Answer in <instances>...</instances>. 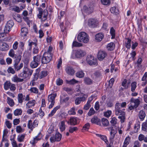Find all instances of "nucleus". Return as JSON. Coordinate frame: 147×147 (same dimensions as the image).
Instances as JSON below:
<instances>
[{"instance_id":"nucleus-39","label":"nucleus","mask_w":147,"mask_h":147,"mask_svg":"<svg viewBox=\"0 0 147 147\" xmlns=\"http://www.w3.org/2000/svg\"><path fill=\"white\" fill-rule=\"evenodd\" d=\"M102 125L105 126H107L109 125V123L108 120L105 118H102L101 120Z\"/></svg>"},{"instance_id":"nucleus-10","label":"nucleus","mask_w":147,"mask_h":147,"mask_svg":"<svg viewBox=\"0 0 147 147\" xmlns=\"http://www.w3.org/2000/svg\"><path fill=\"white\" fill-rule=\"evenodd\" d=\"M98 23V20L94 18H90L88 20V25L90 27L94 28L97 26Z\"/></svg>"},{"instance_id":"nucleus-55","label":"nucleus","mask_w":147,"mask_h":147,"mask_svg":"<svg viewBox=\"0 0 147 147\" xmlns=\"http://www.w3.org/2000/svg\"><path fill=\"white\" fill-rule=\"evenodd\" d=\"M90 127V123H87L84 125L82 130H88V129H89Z\"/></svg>"},{"instance_id":"nucleus-58","label":"nucleus","mask_w":147,"mask_h":147,"mask_svg":"<svg viewBox=\"0 0 147 147\" xmlns=\"http://www.w3.org/2000/svg\"><path fill=\"white\" fill-rule=\"evenodd\" d=\"M78 129L77 127H69V131L71 133H73L74 131H76Z\"/></svg>"},{"instance_id":"nucleus-7","label":"nucleus","mask_w":147,"mask_h":147,"mask_svg":"<svg viewBox=\"0 0 147 147\" xmlns=\"http://www.w3.org/2000/svg\"><path fill=\"white\" fill-rule=\"evenodd\" d=\"M56 96V94H51L49 95L48 100L49 102H51V104L49 106V109H51L55 103V98Z\"/></svg>"},{"instance_id":"nucleus-35","label":"nucleus","mask_w":147,"mask_h":147,"mask_svg":"<svg viewBox=\"0 0 147 147\" xmlns=\"http://www.w3.org/2000/svg\"><path fill=\"white\" fill-rule=\"evenodd\" d=\"M48 74V72L47 71L43 70L41 71L39 74L40 76L39 77L40 78V79H42L44 77L46 76Z\"/></svg>"},{"instance_id":"nucleus-45","label":"nucleus","mask_w":147,"mask_h":147,"mask_svg":"<svg viewBox=\"0 0 147 147\" xmlns=\"http://www.w3.org/2000/svg\"><path fill=\"white\" fill-rule=\"evenodd\" d=\"M82 43L78 42L76 41H74L73 42L72 44V46L75 47H80L82 46Z\"/></svg>"},{"instance_id":"nucleus-4","label":"nucleus","mask_w":147,"mask_h":147,"mask_svg":"<svg viewBox=\"0 0 147 147\" xmlns=\"http://www.w3.org/2000/svg\"><path fill=\"white\" fill-rule=\"evenodd\" d=\"M77 39L79 42L84 43H87L89 40L88 35L84 32H82L79 33Z\"/></svg>"},{"instance_id":"nucleus-38","label":"nucleus","mask_w":147,"mask_h":147,"mask_svg":"<svg viewBox=\"0 0 147 147\" xmlns=\"http://www.w3.org/2000/svg\"><path fill=\"white\" fill-rule=\"evenodd\" d=\"M7 102L11 107H13L15 104L13 100L9 97H7Z\"/></svg>"},{"instance_id":"nucleus-32","label":"nucleus","mask_w":147,"mask_h":147,"mask_svg":"<svg viewBox=\"0 0 147 147\" xmlns=\"http://www.w3.org/2000/svg\"><path fill=\"white\" fill-rule=\"evenodd\" d=\"M69 99V97L68 96L63 97V96H61L60 97V101L62 103H67Z\"/></svg>"},{"instance_id":"nucleus-1","label":"nucleus","mask_w":147,"mask_h":147,"mask_svg":"<svg viewBox=\"0 0 147 147\" xmlns=\"http://www.w3.org/2000/svg\"><path fill=\"white\" fill-rule=\"evenodd\" d=\"M125 109L121 108L120 103L118 102L116 103L115 107V114L118 116V118L120 119V121L121 123L124 122L125 119V113L124 111Z\"/></svg>"},{"instance_id":"nucleus-62","label":"nucleus","mask_w":147,"mask_h":147,"mask_svg":"<svg viewBox=\"0 0 147 147\" xmlns=\"http://www.w3.org/2000/svg\"><path fill=\"white\" fill-rule=\"evenodd\" d=\"M78 81L74 79H73L68 81V83L70 84H74L78 83Z\"/></svg>"},{"instance_id":"nucleus-25","label":"nucleus","mask_w":147,"mask_h":147,"mask_svg":"<svg viewBox=\"0 0 147 147\" xmlns=\"http://www.w3.org/2000/svg\"><path fill=\"white\" fill-rule=\"evenodd\" d=\"M110 11L112 13H113L116 15H118L119 13V10L117 9L115 7H111V8Z\"/></svg>"},{"instance_id":"nucleus-9","label":"nucleus","mask_w":147,"mask_h":147,"mask_svg":"<svg viewBox=\"0 0 147 147\" xmlns=\"http://www.w3.org/2000/svg\"><path fill=\"white\" fill-rule=\"evenodd\" d=\"M61 138L62 135L59 132H57L54 136L51 137L50 142L52 143H53L55 142H59L61 140Z\"/></svg>"},{"instance_id":"nucleus-22","label":"nucleus","mask_w":147,"mask_h":147,"mask_svg":"<svg viewBox=\"0 0 147 147\" xmlns=\"http://www.w3.org/2000/svg\"><path fill=\"white\" fill-rule=\"evenodd\" d=\"M145 112L143 111H141L139 113L138 116L141 121H143L146 117Z\"/></svg>"},{"instance_id":"nucleus-61","label":"nucleus","mask_w":147,"mask_h":147,"mask_svg":"<svg viewBox=\"0 0 147 147\" xmlns=\"http://www.w3.org/2000/svg\"><path fill=\"white\" fill-rule=\"evenodd\" d=\"M130 139V138L128 136L126 137L125 139L124 142L123 143V144H126V145H128L129 144V142Z\"/></svg>"},{"instance_id":"nucleus-28","label":"nucleus","mask_w":147,"mask_h":147,"mask_svg":"<svg viewBox=\"0 0 147 147\" xmlns=\"http://www.w3.org/2000/svg\"><path fill=\"white\" fill-rule=\"evenodd\" d=\"M60 107V106H58L55 107L51 111V113L49 115V116L50 117L54 115L56 112V111Z\"/></svg>"},{"instance_id":"nucleus-52","label":"nucleus","mask_w":147,"mask_h":147,"mask_svg":"<svg viewBox=\"0 0 147 147\" xmlns=\"http://www.w3.org/2000/svg\"><path fill=\"white\" fill-rule=\"evenodd\" d=\"M9 55L12 58H14L16 55L15 54L14 51L13 49H11L9 53Z\"/></svg>"},{"instance_id":"nucleus-29","label":"nucleus","mask_w":147,"mask_h":147,"mask_svg":"<svg viewBox=\"0 0 147 147\" xmlns=\"http://www.w3.org/2000/svg\"><path fill=\"white\" fill-rule=\"evenodd\" d=\"M9 46L6 43H2L0 46V48L2 51L7 50Z\"/></svg>"},{"instance_id":"nucleus-50","label":"nucleus","mask_w":147,"mask_h":147,"mask_svg":"<svg viewBox=\"0 0 147 147\" xmlns=\"http://www.w3.org/2000/svg\"><path fill=\"white\" fill-rule=\"evenodd\" d=\"M14 69L13 68L11 67H9L7 70V72L9 74H14L15 73V71L14 70Z\"/></svg>"},{"instance_id":"nucleus-48","label":"nucleus","mask_w":147,"mask_h":147,"mask_svg":"<svg viewBox=\"0 0 147 147\" xmlns=\"http://www.w3.org/2000/svg\"><path fill=\"white\" fill-rule=\"evenodd\" d=\"M14 23L12 20H10L8 21L6 25H7V27H8L11 28L14 25Z\"/></svg>"},{"instance_id":"nucleus-11","label":"nucleus","mask_w":147,"mask_h":147,"mask_svg":"<svg viewBox=\"0 0 147 147\" xmlns=\"http://www.w3.org/2000/svg\"><path fill=\"white\" fill-rule=\"evenodd\" d=\"M107 53L103 51H99L97 54V57L98 59L100 61H102L107 56Z\"/></svg>"},{"instance_id":"nucleus-57","label":"nucleus","mask_w":147,"mask_h":147,"mask_svg":"<svg viewBox=\"0 0 147 147\" xmlns=\"http://www.w3.org/2000/svg\"><path fill=\"white\" fill-rule=\"evenodd\" d=\"M113 105V101L111 100L107 102V107H111Z\"/></svg>"},{"instance_id":"nucleus-49","label":"nucleus","mask_w":147,"mask_h":147,"mask_svg":"<svg viewBox=\"0 0 147 147\" xmlns=\"http://www.w3.org/2000/svg\"><path fill=\"white\" fill-rule=\"evenodd\" d=\"M28 128L30 129V130L32 131L34 128L32 124V121L31 120H29L28 121Z\"/></svg>"},{"instance_id":"nucleus-42","label":"nucleus","mask_w":147,"mask_h":147,"mask_svg":"<svg viewBox=\"0 0 147 147\" xmlns=\"http://www.w3.org/2000/svg\"><path fill=\"white\" fill-rule=\"evenodd\" d=\"M137 83L136 82H134L132 83L131 84V91L134 92L135 91L136 88L137 87Z\"/></svg>"},{"instance_id":"nucleus-63","label":"nucleus","mask_w":147,"mask_h":147,"mask_svg":"<svg viewBox=\"0 0 147 147\" xmlns=\"http://www.w3.org/2000/svg\"><path fill=\"white\" fill-rule=\"evenodd\" d=\"M95 113V111L93 108H91L89 111L88 113V114L89 116H91L93 115Z\"/></svg>"},{"instance_id":"nucleus-53","label":"nucleus","mask_w":147,"mask_h":147,"mask_svg":"<svg viewBox=\"0 0 147 147\" xmlns=\"http://www.w3.org/2000/svg\"><path fill=\"white\" fill-rule=\"evenodd\" d=\"M25 137V134H22L18 136V140L19 142H23Z\"/></svg>"},{"instance_id":"nucleus-16","label":"nucleus","mask_w":147,"mask_h":147,"mask_svg":"<svg viewBox=\"0 0 147 147\" xmlns=\"http://www.w3.org/2000/svg\"><path fill=\"white\" fill-rule=\"evenodd\" d=\"M19 63H14L13 65L14 69L17 71L20 70L23 66V63H20L19 65Z\"/></svg>"},{"instance_id":"nucleus-46","label":"nucleus","mask_w":147,"mask_h":147,"mask_svg":"<svg viewBox=\"0 0 147 147\" xmlns=\"http://www.w3.org/2000/svg\"><path fill=\"white\" fill-rule=\"evenodd\" d=\"M101 3L103 5H109L111 3L110 0H101Z\"/></svg>"},{"instance_id":"nucleus-44","label":"nucleus","mask_w":147,"mask_h":147,"mask_svg":"<svg viewBox=\"0 0 147 147\" xmlns=\"http://www.w3.org/2000/svg\"><path fill=\"white\" fill-rule=\"evenodd\" d=\"M125 39L127 40V42L125 44V47L127 49H129L131 47V39L129 38H126Z\"/></svg>"},{"instance_id":"nucleus-14","label":"nucleus","mask_w":147,"mask_h":147,"mask_svg":"<svg viewBox=\"0 0 147 147\" xmlns=\"http://www.w3.org/2000/svg\"><path fill=\"white\" fill-rule=\"evenodd\" d=\"M86 55V53L83 50L78 49L77 50L75 53V55L77 58H80L83 57Z\"/></svg>"},{"instance_id":"nucleus-3","label":"nucleus","mask_w":147,"mask_h":147,"mask_svg":"<svg viewBox=\"0 0 147 147\" xmlns=\"http://www.w3.org/2000/svg\"><path fill=\"white\" fill-rule=\"evenodd\" d=\"M41 61V56L40 55H38L33 57V60L30 63V67L32 68L36 67L40 64Z\"/></svg>"},{"instance_id":"nucleus-33","label":"nucleus","mask_w":147,"mask_h":147,"mask_svg":"<svg viewBox=\"0 0 147 147\" xmlns=\"http://www.w3.org/2000/svg\"><path fill=\"white\" fill-rule=\"evenodd\" d=\"M84 82L88 85H90L92 83V80L90 78L86 77L84 79Z\"/></svg>"},{"instance_id":"nucleus-60","label":"nucleus","mask_w":147,"mask_h":147,"mask_svg":"<svg viewBox=\"0 0 147 147\" xmlns=\"http://www.w3.org/2000/svg\"><path fill=\"white\" fill-rule=\"evenodd\" d=\"M57 85L58 86L61 85L63 83V81L62 80L60 79H57L56 81Z\"/></svg>"},{"instance_id":"nucleus-13","label":"nucleus","mask_w":147,"mask_h":147,"mask_svg":"<svg viewBox=\"0 0 147 147\" xmlns=\"http://www.w3.org/2000/svg\"><path fill=\"white\" fill-rule=\"evenodd\" d=\"M65 71L67 74L71 76L74 75L75 72L74 68L70 66H67L65 69Z\"/></svg>"},{"instance_id":"nucleus-56","label":"nucleus","mask_w":147,"mask_h":147,"mask_svg":"<svg viewBox=\"0 0 147 147\" xmlns=\"http://www.w3.org/2000/svg\"><path fill=\"white\" fill-rule=\"evenodd\" d=\"M75 108L74 107H73L71 108L70 110H69L68 112V113L70 115H74L76 114V112H75Z\"/></svg>"},{"instance_id":"nucleus-8","label":"nucleus","mask_w":147,"mask_h":147,"mask_svg":"<svg viewBox=\"0 0 147 147\" xmlns=\"http://www.w3.org/2000/svg\"><path fill=\"white\" fill-rule=\"evenodd\" d=\"M86 61L90 65H96L97 63L96 59L91 55L87 57Z\"/></svg>"},{"instance_id":"nucleus-2","label":"nucleus","mask_w":147,"mask_h":147,"mask_svg":"<svg viewBox=\"0 0 147 147\" xmlns=\"http://www.w3.org/2000/svg\"><path fill=\"white\" fill-rule=\"evenodd\" d=\"M33 70L29 69L27 66H24L23 70V71L19 75V77L25 79L30 77L32 74Z\"/></svg>"},{"instance_id":"nucleus-64","label":"nucleus","mask_w":147,"mask_h":147,"mask_svg":"<svg viewBox=\"0 0 147 147\" xmlns=\"http://www.w3.org/2000/svg\"><path fill=\"white\" fill-rule=\"evenodd\" d=\"M142 129L144 131H147V123H146L144 122L143 123Z\"/></svg>"},{"instance_id":"nucleus-5","label":"nucleus","mask_w":147,"mask_h":147,"mask_svg":"<svg viewBox=\"0 0 147 147\" xmlns=\"http://www.w3.org/2000/svg\"><path fill=\"white\" fill-rule=\"evenodd\" d=\"M130 103L129 105L128 109L131 110L137 108L140 104V101L138 99H135L131 98L130 100Z\"/></svg>"},{"instance_id":"nucleus-54","label":"nucleus","mask_w":147,"mask_h":147,"mask_svg":"<svg viewBox=\"0 0 147 147\" xmlns=\"http://www.w3.org/2000/svg\"><path fill=\"white\" fill-rule=\"evenodd\" d=\"M36 70V72L35 74L34 75V78L33 79L35 81L38 78V75L40 71V68H38Z\"/></svg>"},{"instance_id":"nucleus-47","label":"nucleus","mask_w":147,"mask_h":147,"mask_svg":"<svg viewBox=\"0 0 147 147\" xmlns=\"http://www.w3.org/2000/svg\"><path fill=\"white\" fill-rule=\"evenodd\" d=\"M31 92L35 94H37L38 92V90L37 88L35 87H32L29 90Z\"/></svg>"},{"instance_id":"nucleus-31","label":"nucleus","mask_w":147,"mask_h":147,"mask_svg":"<svg viewBox=\"0 0 147 147\" xmlns=\"http://www.w3.org/2000/svg\"><path fill=\"white\" fill-rule=\"evenodd\" d=\"M22 58V56L20 55H16L14 58L15 59L14 61V63H19Z\"/></svg>"},{"instance_id":"nucleus-18","label":"nucleus","mask_w":147,"mask_h":147,"mask_svg":"<svg viewBox=\"0 0 147 147\" xmlns=\"http://www.w3.org/2000/svg\"><path fill=\"white\" fill-rule=\"evenodd\" d=\"M116 132L117 131H114L113 129H111V131L110 132V136L109 138V140L110 141L111 143H112V144L113 143V139L114 138Z\"/></svg>"},{"instance_id":"nucleus-30","label":"nucleus","mask_w":147,"mask_h":147,"mask_svg":"<svg viewBox=\"0 0 147 147\" xmlns=\"http://www.w3.org/2000/svg\"><path fill=\"white\" fill-rule=\"evenodd\" d=\"M18 100L19 103L22 104L23 100L24 99L23 95L22 93H19L18 95Z\"/></svg>"},{"instance_id":"nucleus-36","label":"nucleus","mask_w":147,"mask_h":147,"mask_svg":"<svg viewBox=\"0 0 147 147\" xmlns=\"http://www.w3.org/2000/svg\"><path fill=\"white\" fill-rule=\"evenodd\" d=\"M110 33L112 36L111 38H114L115 36V31L113 27H112L110 29Z\"/></svg>"},{"instance_id":"nucleus-40","label":"nucleus","mask_w":147,"mask_h":147,"mask_svg":"<svg viewBox=\"0 0 147 147\" xmlns=\"http://www.w3.org/2000/svg\"><path fill=\"white\" fill-rule=\"evenodd\" d=\"M22 111L21 109H17L14 111V114L15 116H18L21 115Z\"/></svg>"},{"instance_id":"nucleus-19","label":"nucleus","mask_w":147,"mask_h":147,"mask_svg":"<svg viewBox=\"0 0 147 147\" xmlns=\"http://www.w3.org/2000/svg\"><path fill=\"white\" fill-rule=\"evenodd\" d=\"M95 37L97 42H100L104 37V34L102 33H99L95 35Z\"/></svg>"},{"instance_id":"nucleus-23","label":"nucleus","mask_w":147,"mask_h":147,"mask_svg":"<svg viewBox=\"0 0 147 147\" xmlns=\"http://www.w3.org/2000/svg\"><path fill=\"white\" fill-rule=\"evenodd\" d=\"M24 78L21 79L19 78L16 75L14 76L12 79V81L16 82H21L24 81Z\"/></svg>"},{"instance_id":"nucleus-27","label":"nucleus","mask_w":147,"mask_h":147,"mask_svg":"<svg viewBox=\"0 0 147 147\" xmlns=\"http://www.w3.org/2000/svg\"><path fill=\"white\" fill-rule=\"evenodd\" d=\"M91 122L92 123H96L97 125H100L101 124L99 119L97 117H94L91 119Z\"/></svg>"},{"instance_id":"nucleus-26","label":"nucleus","mask_w":147,"mask_h":147,"mask_svg":"<svg viewBox=\"0 0 147 147\" xmlns=\"http://www.w3.org/2000/svg\"><path fill=\"white\" fill-rule=\"evenodd\" d=\"M115 46L114 43L113 42H111L108 44L107 48L108 50L111 51L114 49Z\"/></svg>"},{"instance_id":"nucleus-41","label":"nucleus","mask_w":147,"mask_h":147,"mask_svg":"<svg viewBox=\"0 0 147 147\" xmlns=\"http://www.w3.org/2000/svg\"><path fill=\"white\" fill-rule=\"evenodd\" d=\"M76 75L77 77L82 78L84 76V74L82 71H79L77 72Z\"/></svg>"},{"instance_id":"nucleus-59","label":"nucleus","mask_w":147,"mask_h":147,"mask_svg":"<svg viewBox=\"0 0 147 147\" xmlns=\"http://www.w3.org/2000/svg\"><path fill=\"white\" fill-rule=\"evenodd\" d=\"M117 119L115 117H113L112 118V119L110 122L112 126H114L117 123Z\"/></svg>"},{"instance_id":"nucleus-51","label":"nucleus","mask_w":147,"mask_h":147,"mask_svg":"<svg viewBox=\"0 0 147 147\" xmlns=\"http://www.w3.org/2000/svg\"><path fill=\"white\" fill-rule=\"evenodd\" d=\"M60 128L61 131H63L65 130V127L64 121H62L61 122Z\"/></svg>"},{"instance_id":"nucleus-24","label":"nucleus","mask_w":147,"mask_h":147,"mask_svg":"<svg viewBox=\"0 0 147 147\" xmlns=\"http://www.w3.org/2000/svg\"><path fill=\"white\" fill-rule=\"evenodd\" d=\"M42 136L41 133L40 132L37 136L34 138V139L32 140L31 144H34L35 143V141L36 140L38 141L41 139Z\"/></svg>"},{"instance_id":"nucleus-20","label":"nucleus","mask_w":147,"mask_h":147,"mask_svg":"<svg viewBox=\"0 0 147 147\" xmlns=\"http://www.w3.org/2000/svg\"><path fill=\"white\" fill-rule=\"evenodd\" d=\"M28 32V29L26 27H23L21 28V34L22 36H25Z\"/></svg>"},{"instance_id":"nucleus-43","label":"nucleus","mask_w":147,"mask_h":147,"mask_svg":"<svg viewBox=\"0 0 147 147\" xmlns=\"http://www.w3.org/2000/svg\"><path fill=\"white\" fill-rule=\"evenodd\" d=\"M11 83L9 81H6L4 84V88L5 90H8L9 88Z\"/></svg>"},{"instance_id":"nucleus-12","label":"nucleus","mask_w":147,"mask_h":147,"mask_svg":"<svg viewBox=\"0 0 147 147\" xmlns=\"http://www.w3.org/2000/svg\"><path fill=\"white\" fill-rule=\"evenodd\" d=\"M52 50V48L51 47H49L47 51L45 52L43 54V55L47 57V58H49L51 60L52 58V54L51 53Z\"/></svg>"},{"instance_id":"nucleus-17","label":"nucleus","mask_w":147,"mask_h":147,"mask_svg":"<svg viewBox=\"0 0 147 147\" xmlns=\"http://www.w3.org/2000/svg\"><path fill=\"white\" fill-rule=\"evenodd\" d=\"M86 98L84 96V95L82 97H80L76 98L75 100V104L78 105L80 104L82 101H84L85 100Z\"/></svg>"},{"instance_id":"nucleus-6","label":"nucleus","mask_w":147,"mask_h":147,"mask_svg":"<svg viewBox=\"0 0 147 147\" xmlns=\"http://www.w3.org/2000/svg\"><path fill=\"white\" fill-rule=\"evenodd\" d=\"M94 10V5L92 4H90L84 6L82 9V11L87 14H89L93 11Z\"/></svg>"},{"instance_id":"nucleus-34","label":"nucleus","mask_w":147,"mask_h":147,"mask_svg":"<svg viewBox=\"0 0 147 147\" xmlns=\"http://www.w3.org/2000/svg\"><path fill=\"white\" fill-rule=\"evenodd\" d=\"M35 101L34 100L29 101L26 104L27 108H29L34 106L35 104Z\"/></svg>"},{"instance_id":"nucleus-37","label":"nucleus","mask_w":147,"mask_h":147,"mask_svg":"<svg viewBox=\"0 0 147 147\" xmlns=\"http://www.w3.org/2000/svg\"><path fill=\"white\" fill-rule=\"evenodd\" d=\"M97 135H98V136L100 137V138L103 140L105 143L107 145L108 144L109 142L107 140V137L105 136H102L100 135L99 134H97Z\"/></svg>"},{"instance_id":"nucleus-15","label":"nucleus","mask_w":147,"mask_h":147,"mask_svg":"<svg viewBox=\"0 0 147 147\" xmlns=\"http://www.w3.org/2000/svg\"><path fill=\"white\" fill-rule=\"evenodd\" d=\"M79 119L77 117H71L69 119L70 124L71 125H75L78 124V121Z\"/></svg>"},{"instance_id":"nucleus-21","label":"nucleus","mask_w":147,"mask_h":147,"mask_svg":"<svg viewBox=\"0 0 147 147\" xmlns=\"http://www.w3.org/2000/svg\"><path fill=\"white\" fill-rule=\"evenodd\" d=\"M51 60L49 58L45 57L43 55V57H41V62L43 64H47L50 62Z\"/></svg>"}]
</instances>
